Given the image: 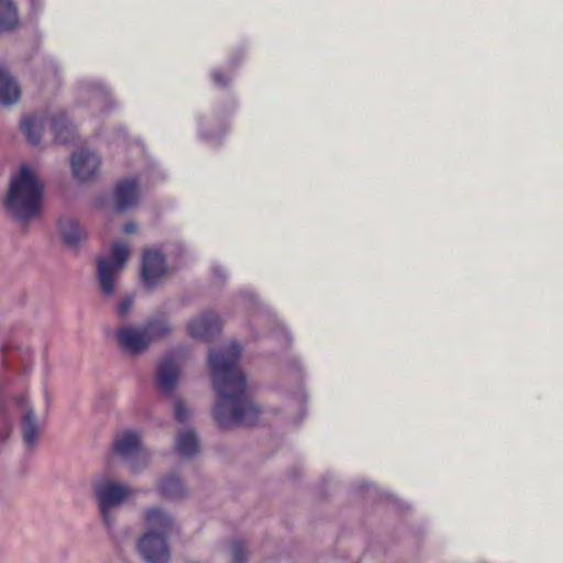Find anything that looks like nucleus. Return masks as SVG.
<instances>
[{
  "instance_id": "obj_26",
  "label": "nucleus",
  "mask_w": 563,
  "mask_h": 563,
  "mask_svg": "<svg viewBox=\"0 0 563 563\" xmlns=\"http://www.w3.org/2000/svg\"><path fill=\"white\" fill-rule=\"evenodd\" d=\"M123 230L125 233H133L136 231V224L133 222L126 223Z\"/></svg>"
},
{
  "instance_id": "obj_6",
  "label": "nucleus",
  "mask_w": 563,
  "mask_h": 563,
  "mask_svg": "<svg viewBox=\"0 0 563 563\" xmlns=\"http://www.w3.org/2000/svg\"><path fill=\"white\" fill-rule=\"evenodd\" d=\"M114 452L129 462L133 472H139L150 462V453L142 446L140 435L134 431H124L113 442Z\"/></svg>"
},
{
  "instance_id": "obj_4",
  "label": "nucleus",
  "mask_w": 563,
  "mask_h": 563,
  "mask_svg": "<svg viewBox=\"0 0 563 563\" xmlns=\"http://www.w3.org/2000/svg\"><path fill=\"white\" fill-rule=\"evenodd\" d=\"M92 490L102 522L108 531H112L117 523V509L135 492L128 484L108 476L97 478L92 484Z\"/></svg>"
},
{
  "instance_id": "obj_20",
  "label": "nucleus",
  "mask_w": 563,
  "mask_h": 563,
  "mask_svg": "<svg viewBox=\"0 0 563 563\" xmlns=\"http://www.w3.org/2000/svg\"><path fill=\"white\" fill-rule=\"evenodd\" d=\"M19 24L16 5L12 0H0V32H10Z\"/></svg>"
},
{
  "instance_id": "obj_13",
  "label": "nucleus",
  "mask_w": 563,
  "mask_h": 563,
  "mask_svg": "<svg viewBox=\"0 0 563 563\" xmlns=\"http://www.w3.org/2000/svg\"><path fill=\"white\" fill-rule=\"evenodd\" d=\"M178 378L179 365L176 360L174 357L163 358L156 373L158 388L165 394H170L176 387Z\"/></svg>"
},
{
  "instance_id": "obj_23",
  "label": "nucleus",
  "mask_w": 563,
  "mask_h": 563,
  "mask_svg": "<svg viewBox=\"0 0 563 563\" xmlns=\"http://www.w3.org/2000/svg\"><path fill=\"white\" fill-rule=\"evenodd\" d=\"M132 305H133V299L131 297H126V298L122 299L117 306V313L120 317H125L130 312Z\"/></svg>"
},
{
  "instance_id": "obj_10",
  "label": "nucleus",
  "mask_w": 563,
  "mask_h": 563,
  "mask_svg": "<svg viewBox=\"0 0 563 563\" xmlns=\"http://www.w3.org/2000/svg\"><path fill=\"white\" fill-rule=\"evenodd\" d=\"M70 164L75 178L87 181L98 174L101 161L95 152L81 148L71 155Z\"/></svg>"
},
{
  "instance_id": "obj_9",
  "label": "nucleus",
  "mask_w": 563,
  "mask_h": 563,
  "mask_svg": "<svg viewBox=\"0 0 563 563\" xmlns=\"http://www.w3.org/2000/svg\"><path fill=\"white\" fill-rule=\"evenodd\" d=\"M143 533L164 534V537H169L176 528V520L174 516L165 509L158 506H153L143 511Z\"/></svg>"
},
{
  "instance_id": "obj_12",
  "label": "nucleus",
  "mask_w": 563,
  "mask_h": 563,
  "mask_svg": "<svg viewBox=\"0 0 563 563\" xmlns=\"http://www.w3.org/2000/svg\"><path fill=\"white\" fill-rule=\"evenodd\" d=\"M140 199V190L134 179L120 181L113 192L114 208L123 211L134 207Z\"/></svg>"
},
{
  "instance_id": "obj_7",
  "label": "nucleus",
  "mask_w": 563,
  "mask_h": 563,
  "mask_svg": "<svg viewBox=\"0 0 563 563\" xmlns=\"http://www.w3.org/2000/svg\"><path fill=\"white\" fill-rule=\"evenodd\" d=\"M164 534L142 533L136 550L145 563H169L170 548Z\"/></svg>"
},
{
  "instance_id": "obj_15",
  "label": "nucleus",
  "mask_w": 563,
  "mask_h": 563,
  "mask_svg": "<svg viewBox=\"0 0 563 563\" xmlns=\"http://www.w3.org/2000/svg\"><path fill=\"white\" fill-rule=\"evenodd\" d=\"M21 88L4 70L0 69V103L10 106L19 101Z\"/></svg>"
},
{
  "instance_id": "obj_5",
  "label": "nucleus",
  "mask_w": 563,
  "mask_h": 563,
  "mask_svg": "<svg viewBox=\"0 0 563 563\" xmlns=\"http://www.w3.org/2000/svg\"><path fill=\"white\" fill-rule=\"evenodd\" d=\"M130 257L126 244L118 242L111 247L109 257H100L97 265V277L100 291L104 297H111L118 285V278Z\"/></svg>"
},
{
  "instance_id": "obj_21",
  "label": "nucleus",
  "mask_w": 563,
  "mask_h": 563,
  "mask_svg": "<svg viewBox=\"0 0 563 563\" xmlns=\"http://www.w3.org/2000/svg\"><path fill=\"white\" fill-rule=\"evenodd\" d=\"M176 451L179 455L190 457L198 453L199 443L196 433L192 430H184L178 433L175 442Z\"/></svg>"
},
{
  "instance_id": "obj_2",
  "label": "nucleus",
  "mask_w": 563,
  "mask_h": 563,
  "mask_svg": "<svg viewBox=\"0 0 563 563\" xmlns=\"http://www.w3.org/2000/svg\"><path fill=\"white\" fill-rule=\"evenodd\" d=\"M44 185L37 172L30 165L23 164L11 176L3 207L9 216L20 222L37 218L43 205Z\"/></svg>"
},
{
  "instance_id": "obj_27",
  "label": "nucleus",
  "mask_w": 563,
  "mask_h": 563,
  "mask_svg": "<svg viewBox=\"0 0 563 563\" xmlns=\"http://www.w3.org/2000/svg\"><path fill=\"white\" fill-rule=\"evenodd\" d=\"M31 3H32V5H34V3H35V0H31Z\"/></svg>"
},
{
  "instance_id": "obj_8",
  "label": "nucleus",
  "mask_w": 563,
  "mask_h": 563,
  "mask_svg": "<svg viewBox=\"0 0 563 563\" xmlns=\"http://www.w3.org/2000/svg\"><path fill=\"white\" fill-rule=\"evenodd\" d=\"M167 274L164 255L157 250H146L143 253L141 269L142 282L146 287L158 285Z\"/></svg>"
},
{
  "instance_id": "obj_24",
  "label": "nucleus",
  "mask_w": 563,
  "mask_h": 563,
  "mask_svg": "<svg viewBox=\"0 0 563 563\" xmlns=\"http://www.w3.org/2000/svg\"><path fill=\"white\" fill-rule=\"evenodd\" d=\"M174 410H175V417L181 422L185 421L189 416L188 410L185 408V406L181 401L175 402Z\"/></svg>"
},
{
  "instance_id": "obj_17",
  "label": "nucleus",
  "mask_w": 563,
  "mask_h": 563,
  "mask_svg": "<svg viewBox=\"0 0 563 563\" xmlns=\"http://www.w3.org/2000/svg\"><path fill=\"white\" fill-rule=\"evenodd\" d=\"M45 123L46 118L43 114H33L23 118L21 128L31 144L36 145L40 143Z\"/></svg>"
},
{
  "instance_id": "obj_22",
  "label": "nucleus",
  "mask_w": 563,
  "mask_h": 563,
  "mask_svg": "<svg viewBox=\"0 0 563 563\" xmlns=\"http://www.w3.org/2000/svg\"><path fill=\"white\" fill-rule=\"evenodd\" d=\"M230 552L234 563H242L246 559V552L241 542H233L230 545Z\"/></svg>"
},
{
  "instance_id": "obj_14",
  "label": "nucleus",
  "mask_w": 563,
  "mask_h": 563,
  "mask_svg": "<svg viewBox=\"0 0 563 563\" xmlns=\"http://www.w3.org/2000/svg\"><path fill=\"white\" fill-rule=\"evenodd\" d=\"M59 232L63 241L68 246H77L84 239H86V232L80 227L77 220L65 217L59 220Z\"/></svg>"
},
{
  "instance_id": "obj_16",
  "label": "nucleus",
  "mask_w": 563,
  "mask_h": 563,
  "mask_svg": "<svg viewBox=\"0 0 563 563\" xmlns=\"http://www.w3.org/2000/svg\"><path fill=\"white\" fill-rule=\"evenodd\" d=\"M23 440L27 446H34L40 438L41 428L36 422L32 408L24 407L22 413Z\"/></svg>"
},
{
  "instance_id": "obj_25",
  "label": "nucleus",
  "mask_w": 563,
  "mask_h": 563,
  "mask_svg": "<svg viewBox=\"0 0 563 563\" xmlns=\"http://www.w3.org/2000/svg\"><path fill=\"white\" fill-rule=\"evenodd\" d=\"M212 78L216 85L218 86H224L228 82V79L223 77V75L220 71L212 73Z\"/></svg>"
},
{
  "instance_id": "obj_11",
  "label": "nucleus",
  "mask_w": 563,
  "mask_h": 563,
  "mask_svg": "<svg viewBox=\"0 0 563 563\" xmlns=\"http://www.w3.org/2000/svg\"><path fill=\"white\" fill-rule=\"evenodd\" d=\"M221 321L213 312L199 314L187 323V333L197 340H208L220 330Z\"/></svg>"
},
{
  "instance_id": "obj_19",
  "label": "nucleus",
  "mask_w": 563,
  "mask_h": 563,
  "mask_svg": "<svg viewBox=\"0 0 563 563\" xmlns=\"http://www.w3.org/2000/svg\"><path fill=\"white\" fill-rule=\"evenodd\" d=\"M52 130L57 143H67L74 136V128L68 122L65 112L58 111L51 118Z\"/></svg>"
},
{
  "instance_id": "obj_3",
  "label": "nucleus",
  "mask_w": 563,
  "mask_h": 563,
  "mask_svg": "<svg viewBox=\"0 0 563 563\" xmlns=\"http://www.w3.org/2000/svg\"><path fill=\"white\" fill-rule=\"evenodd\" d=\"M170 327L164 317L148 320L143 325L121 324L115 332L119 347L131 355L144 353L153 342L167 335Z\"/></svg>"
},
{
  "instance_id": "obj_1",
  "label": "nucleus",
  "mask_w": 563,
  "mask_h": 563,
  "mask_svg": "<svg viewBox=\"0 0 563 563\" xmlns=\"http://www.w3.org/2000/svg\"><path fill=\"white\" fill-rule=\"evenodd\" d=\"M240 355L241 347L235 341L209 354L210 377L217 394L212 413L222 429L253 426L261 413L249 395L244 373L239 366Z\"/></svg>"
},
{
  "instance_id": "obj_18",
  "label": "nucleus",
  "mask_w": 563,
  "mask_h": 563,
  "mask_svg": "<svg viewBox=\"0 0 563 563\" xmlns=\"http://www.w3.org/2000/svg\"><path fill=\"white\" fill-rule=\"evenodd\" d=\"M158 492L163 497L170 500L181 499L187 494V489L183 481L175 475L162 478L158 484Z\"/></svg>"
}]
</instances>
